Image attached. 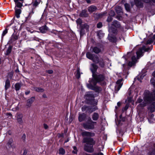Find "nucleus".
I'll use <instances>...</instances> for the list:
<instances>
[{"label": "nucleus", "mask_w": 155, "mask_h": 155, "mask_svg": "<svg viewBox=\"0 0 155 155\" xmlns=\"http://www.w3.org/2000/svg\"><path fill=\"white\" fill-rule=\"evenodd\" d=\"M26 138V135L25 134H23L22 136V139L24 140H25V139Z\"/></svg>", "instance_id": "48"}, {"label": "nucleus", "mask_w": 155, "mask_h": 155, "mask_svg": "<svg viewBox=\"0 0 155 155\" xmlns=\"http://www.w3.org/2000/svg\"><path fill=\"white\" fill-rule=\"evenodd\" d=\"M112 20V18L111 16H108L107 19V21L108 22H110Z\"/></svg>", "instance_id": "39"}, {"label": "nucleus", "mask_w": 155, "mask_h": 155, "mask_svg": "<svg viewBox=\"0 0 155 155\" xmlns=\"http://www.w3.org/2000/svg\"><path fill=\"white\" fill-rule=\"evenodd\" d=\"M154 147H155V145H154Z\"/></svg>", "instance_id": "64"}, {"label": "nucleus", "mask_w": 155, "mask_h": 155, "mask_svg": "<svg viewBox=\"0 0 155 155\" xmlns=\"http://www.w3.org/2000/svg\"><path fill=\"white\" fill-rule=\"evenodd\" d=\"M115 15V12L113 11H111L109 15L111 16H113Z\"/></svg>", "instance_id": "42"}, {"label": "nucleus", "mask_w": 155, "mask_h": 155, "mask_svg": "<svg viewBox=\"0 0 155 155\" xmlns=\"http://www.w3.org/2000/svg\"><path fill=\"white\" fill-rule=\"evenodd\" d=\"M150 1H152L153 2H155V0H150Z\"/></svg>", "instance_id": "57"}, {"label": "nucleus", "mask_w": 155, "mask_h": 155, "mask_svg": "<svg viewBox=\"0 0 155 155\" xmlns=\"http://www.w3.org/2000/svg\"><path fill=\"white\" fill-rule=\"evenodd\" d=\"M135 3L136 6L139 7H142L143 4L140 0H135Z\"/></svg>", "instance_id": "22"}, {"label": "nucleus", "mask_w": 155, "mask_h": 155, "mask_svg": "<svg viewBox=\"0 0 155 155\" xmlns=\"http://www.w3.org/2000/svg\"><path fill=\"white\" fill-rule=\"evenodd\" d=\"M82 110L83 111H88L89 112V109H91L89 108V107H87L86 106H84L82 107Z\"/></svg>", "instance_id": "26"}, {"label": "nucleus", "mask_w": 155, "mask_h": 155, "mask_svg": "<svg viewBox=\"0 0 155 155\" xmlns=\"http://www.w3.org/2000/svg\"><path fill=\"white\" fill-rule=\"evenodd\" d=\"M122 80L121 79H120L118 80L116 82L117 84V87L118 90H119L122 87Z\"/></svg>", "instance_id": "20"}, {"label": "nucleus", "mask_w": 155, "mask_h": 155, "mask_svg": "<svg viewBox=\"0 0 155 155\" xmlns=\"http://www.w3.org/2000/svg\"><path fill=\"white\" fill-rule=\"evenodd\" d=\"M10 86V82L8 79L5 82V90H7L9 88Z\"/></svg>", "instance_id": "27"}, {"label": "nucleus", "mask_w": 155, "mask_h": 155, "mask_svg": "<svg viewBox=\"0 0 155 155\" xmlns=\"http://www.w3.org/2000/svg\"><path fill=\"white\" fill-rule=\"evenodd\" d=\"M10 117H11V116H12V115L10 114Z\"/></svg>", "instance_id": "63"}, {"label": "nucleus", "mask_w": 155, "mask_h": 155, "mask_svg": "<svg viewBox=\"0 0 155 155\" xmlns=\"http://www.w3.org/2000/svg\"><path fill=\"white\" fill-rule=\"evenodd\" d=\"M5 99L6 100H8V97H7V95H5Z\"/></svg>", "instance_id": "55"}, {"label": "nucleus", "mask_w": 155, "mask_h": 155, "mask_svg": "<svg viewBox=\"0 0 155 155\" xmlns=\"http://www.w3.org/2000/svg\"><path fill=\"white\" fill-rule=\"evenodd\" d=\"M149 48H146L144 46H143L142 48H140L136 52V54L138 58L140 57V56L142 54V50H144L145 51H148L149 50Z\"/></svg>", "instance_id": "7"}, {"label": "nucleus", "mask_w": 155, "mask_h": 155, "mask_svg": "<svg viewBox=\"0 0 155 155\" xmlns=\"http://www.w3.org/2000/svg\"><path fill=\"white\" fill-rule=\"evenodd\" d=\"M108 39V40L111 42H116V37L115 36L110 35V34L109 35Z\"/></svg>", "instance_id": "19"}, {"label": "nucleus", "mask_w": 155, "mask_h": 155, "mask_svg": "<svg viewBox=\"0 0 155 155\" xmlns=\"http://www.w3.org/2000/svg\"><path fill=\"white\" fill-rule=\"evenodd\" d=\"M148 109L151 112L155 111V102H153L148 107Z\"/></svg>", "instance_id": "16"}, {"label": "nucleus", "mask_w": 155, "mask_h": 155, "mask_svg": "<svg viewBox=\"0 0 155 155\" xmlns=\"http://www.w3.org/2000/svg\"><path fill=\"white\" fill-rule=\"evenodd\" d=\"M47 29L46 26H44L40 28V30L41 32L42 33H45L47 31Z\"/></svg>", "instance_id": "25"}, {"label": "nucleus", "mask_w": 155, "mask_h": 155, "mask_svg": "<svg viewBox=\"0 0 155 155\" xmlns=\"http://www.w3.org/2000/svg\"><path fill=\"white\" fill-rule=\"evenodd\" d=\"M143 101L142 99L141 98V97H139L138 99H137L136 101V103H141Z\"/></svg>", "instance_id": "37"}, {"label": "nucleus", "mask_w": 155, "mask_h": 155, "mask_svg": "<svg viewBox=\"0 0 155 155\" xmlns=\"http://www.w3.org/2000/svg\"><path fill=\"white\" fill-rule=\"evenodd\" d=\"M153 39H155V34L153 36Z\"/></svg>", "instance_id": "56"}, {"label": "nucleus", "mask_w": 155, "mask_h": 155, "mask_svg": "<svg viewBox=\"0 0 155 155\" xmlns=\"http://www.w3.org/2000/svg\"><path fill=\"white\" fill-rule=\"evenodd\" d=\"M106 13V12H104L102 13L98 14L97 15L99 18H100L104 16Z\"/></svg>", "instance_id": "32"}, {"label": "nucleus", "mask_w": 155, "mask_h": 155, "mask_svg": "<svg viewBox=\"0 0 155 155\" xmlns=\"http://www.w3.org/2000/svg\"><path fill=\"white\" fill-rule=\"evenodd\" d=\"M78 25H80L81 26H82V21L80 18L78 19L76 21Z\"/></svg>", "instance_id": "34"}, {"label": "nucleus", "mask_w": 155, "mask_h": 155, "mask_svg": "<svg viewBox=\"0 0 155 155\" xmlns=\"http://www.w3.org/2000/svg\"><path fill=\"white\" fill-rule=\"evenodd\" d=\"M97 9V8L95 6L92 5L88 8V11L89 12L92 13Z\"/></svg>", "instance_id": "15"}, {"label": "nucleus", "mask_w": 155, "mask_h": 155, "mask_svg": "<svg viewBox=\"0 0 155 155\" xmlns=\"http://www.w3.org/2000/svg\"><path fill=\"white\" fill-rule=\"evenodd\" d=\"M81 27V29L86 28L87 30H88L89 27L88 25L86 24H85L83 25H82V26Z\"/></svg>", "instance_id": "31"}, {"label": "nucleus", "mask_w": 155, "mask_h": 155, "mask_svg": "<svg viewBox=\"0 0 155 155\" xmlns=\"http://www.w3.org/2000/svg\"><path fill=\"white\" fill-rule=\"evenodd\" d=\"M84 155H91V154H85Z\"/></svg>", "instance_id": "58"}, {"label": "nucleus", "mask_w": 155, "mask_h": 155, "mask_svg": "<svg viewBox=\"0 0 155 155\" xmlns=\"http://www.w3.org/2000/svg\"><path fill=\"white\" fill-rule=\"evenodd\" d=\"M92 120L94 121H97L99 117V115L98 113L94 112L91 115Z\"/></svg>", "instance_id": "11"}, {"label": "nucleus", "mask_w": 155, "mask_h": 155, "mask_svg": "<svg viewBox=\"0 0 155 155\" xmlns=\"http://www.w3.org/2000/svg\"><path fill=\"white\" fill-rule=\"evenodd\" d=\"M122 149H120V150H119V151H118V153H119V154H120V153H121V151H122Z\"/></svg>", "instance_id": "53"}, {"label": "nucleus", "mask_w": 155, "mask_h": 155, "mask_svg": "<svg viewBox=\"0 0 155 155\" xmlns=\"http://www.w3.org/2000/svg\"><path fill=\"white\" fill-rule=\"evenodd\" d=\"M21 87L20 84L19 83H16L15 85V89L16 91H18L19 90Z\"/></svg>", "instance_id": "30"}, {"label": "nucleus", "mask_w": 155, "mask_h": 155, "mask_svg": "<svg viewBox=\"0 0 155 155\" xmlns=\"http://www.w3.org/2000/svg\"><path fill=\"white\" fill-rule=\"evenodd\" d=\"M93 155H104L101 152L98 153H96L94 154Z\"/></svg>", "instance_id": "43"}, {"label": "nucleus", "mask_w": 155, "mask_h": 155, "mask_svg": "<svg viewBox=\"0 0 155 155\" xmlns=\"http://www.w3.org/2000/svg\"><path fill=\"white\" fill-rule=\"evenodd\" d=\"M125 8L127 11H130V6L128 4H124Z\"/></svg>", "instance_id": "33"}, {"label": "nucleus", "mask_w": 155, "mask_h": 155, "mask_svg": "<svg viewBox=\"0 0 155 155\" xmlns=\"http://www.w3.org/2000/svg\"><path fill=\"white\" fill-rule=\"evenodd\" d=\"M102 23L101 22L98 23L97 25V28H101L102 26Z\"/></svg>", "instance_id": "40"}, {"label": "nucleus", "mask_w": 155, "mask_h": 155, "mask_svg": "<svg viewBox=\"0 0 155 155\" xmlns=\"http://www.w3.org/2000/svg\"><path fill=\"white\" fill-rule=\"evenodd\" d=\"M34 90L38 92H42L44 91V90L41 88L34 87Z\"/></svg>", "instance_id": "28"}, {"label": "nucleus", "mask_w": 155, "mask_h": 155, "mask_svg": "<svg viewBox=\"0 0 155 155\" xmlns=\"http://www.w3.org/2000/svg\"><path fill=\"white\" fill-rule=\"evenodd\" d=\"M68 140H66V141H65V142H68Z\"/></svg>", "instance_id": "59"}, {"label": "nucleus", "mask_w": 155, "mask_h": 155, "mask_svg": "<svg viewBox=\"0 0 155 155\" xmlns=\"http://www.w3.org/2000/svg\"><path fill=\"white\" fill-rule=\"evenodd\" d=\"M96 124V122L93 121L90 119L88 122L83 123V126L85 129H93L94 128V125Z\"/></svg>", "instance_id": "5"}, {"label": "nucleus", "mask_w": 155, "mask_h": 155, "mask_svg": "<svg viewBox=\"0 0 155 155\" xmlns=\"http://www.w3.org/2000/svg\"><path fill=\"white\" fill-rule=\"evenodd\" d=\"M14 1L15 2L16 6L20 8L22 6V3L21 2H18V0H14Z\"/></svg>", "instance_id": "24"}, {"label": "nucleus", "mask_w": 155, "mask_h": 155, "mask_svg": "<svg viewBox=\"0 0 155 155\" xmlns=\"http://www.w3.org/2000/svg\"><path fill=\"white\" fill-rule=\"evenodd\" d=\"M34 99L35 98L34 97H32L27 101L26 106L28 107H31V104L34 101Z\"/></svg>", "instance_id": "10"}, {"label": "nucleus", "mask_w": 155, "mask_h": 155, "mask_svg": "<svg viewBox=\"0 0 155 155\" xmlns=\"http://www.w3.org/2000/svg\"><path fill=\"white\" fill-rule=\"evenodd\" d=\"M53 71L51 70H49L48 71V72L50 74H51L53 73Z\"/></svg>", "instance_id": "49"}, {"label": "nucleus", "mask_w": 155, "mask_h": 155, "mask_svg": "<svg viewBox=\"0 0 155 155\" xmlns=\"http://www.w3.org/2000/svg\"><path fill=\"white\" fill-rule=\"evenodd\" d=\"M137 79L140 82H141V80L139 78V77H137Z\"/></svg>", "instance_id": "52"}, {"label": "nucleus", "mask_w": 155, "mask_h": 155, "mask_svg": "<svg viewBox=\"0 0 155 155\" xmlns=\"http://www.w3.org/2000/svg\"><path fill=\"white\" fill-rule=\"evenodd\" d=\"M117 105L119 106H120V102H118L117 103Z\"/></svg>", "instance_id": "54"}, {"label": "nucleus", "mask_w": 155, "mask_h": 155, "mask_svg": "<svg viewBox=\"0 0 155 155\" xmlns=\"http://www.w3.org/2000/svg\"><path fill=\"white\" fill-rule=\"evenodd\" d=\"M86 56L89 59L92 60L93 62L98 64L100 67L102 68L104 67L106 61H109V59L106 56H103L99 57L97 55H94L90 52L86 53Z\"/></svg>", "instance_id": "2"}, {"label": "nucleus", "mask_w": 155, "mask_h": 155, "mask_svg": "<svg viewBox=\"0 0 155 155\" xmlns=\"http://www.w3.org/2000/svg\"><path fill=\"white\" fill-rule=\"evenodd\" d=\"M86 1L87 3H91L90 0H86Z\"/></svg>", "instance_id": "50"}, {"label": "nucleus", "mask_w": 155, "mask_h": 155, "mask_svg": "<svg viewBox=\"0 0 155 155\" xmlns=\"http://www.w3.org/2000/svg\"><path fill=\"white\" fill-rule=\"evenodd\" d=\"M29 93H30L29 91H28L27 92H25V94L26 95H28V94Z\"/></svg>", "instance_id": "51"}, {"label": "nucleus", "mask_w": 155, "mask_h": 155, "mask_svg": "<svg viewBox=\"0 0 155 155\" xmlns=\"http://www.w3.org/2000/svg\"><path fill=\"white\" fill-rule=\"evenodd\" d=\"M15 13L16 17L18 18L20 17V15L21 13V10L20 9L15 8Z\"/></svg>", "instance_id": "21"}, {"label": "nucleus", "mask_w": 155, "mask_h": 155, "mask_svg": "<svg viewBox=\"0 0 155 155\" xmlns=\"http://www.w3.org/2000/svg\"><path fill=\"white\" fill-rule=\"evenodd\" d=\"M9 30L8 26L6 27L5 30L3 31L2 34V36H4L8 32V30Z\"/></svg>", "instance_id": "29"}, {"label": "nucleus", "mask_w": 155, "mask_h": 155, "mask_svg": "<svg viewBox=\"0 0 155 155\" xmlns=\"http://www.w3.org/2000/svg\"><path fill=\"white\" fill-rule=\"evenodd\" d=\"M86 10H84L80 14L79 16L80 17H87L88 16V14L87 13Z\"/></svg>", "instance_id": "18"}, {"label": "nucleus", "mask_w": 155, "mask_h": 155, "mask_svg": "<svg viewBox=\"0 0 155 155\" xmlns=\"http://www.w3.org/2000/svg\"><path fill=\"white\" fill-rule=\"evenodd\" d=\"M59 153L61 154H64L65 153V150L63 148H60L59 150Z\"/></svg>", "instance_id": "36"}, {"label": "nucleus", "mask_w": 155, "mask_h": 155, "mask_svg": "<svg viewBox=\"0 0 155 155\" xmlns=\"http://www.w3.org/2000/svg\"><path fill=\"white\" fill-rule=\"evenodd\" d=\"M112 32L114 34H115L117 32V30L116 29H114V30H111Z\"/></svg>", "instance_id": "47"}, {"label": "nucleus", "mask_w": 155, "mask_h": 155, "mask_svg": "<svg viewBox=\"0 0 155 155\" xmlns=\"http://www.w3.org/2000/svg\"><path fill=\"white\" fill-rule=\"evenodd\" d=\"M153 116H154V115H153V114H152V117H153Z\"/></svg>", "instance_id": "60"}, {"label": "nucleus", "mask_w": 155, "mask_h": 155, "mask_svg": "<svg viewBox=\"0 0 155 155\" xmlns=\"http://www.w3.org/2000/svg\"><path fill=\"white\" fill-rule=\"evenodd\" d=\"M1 59H0V64H1Z\"/></svg>", "instance_id": "61"}, {"label": "nucleus", "mask_w": 155, "mask_h": 155, "mask_svg": "<svg viewBox=\"0 0 155 155\" xmlns=\"http://www.w3.org/2000/svg\"><path fill=\"white\" fill-rule=\"evenodd\" d=\"M97 101H94V106L92 107H89V108H91V109H89V112L91 113L98 109L97 107L96 106L97 104Z\"/></svg>", "instance_id": "9"}, {"label": "nucleus", "mask_w": 155, "mask_h": 155, "mask_svg": "<svg viewBox=\"0 0 155 155\" xmlns=\"http://www.w3.org/2000/svg\"><path fill=\"white\" fill-rule=\"evenodd\" d=\"M23 115L21 114L18 113L16 116V120L18 123L21 124L23 123Z\"/></svg>", "instance_id": "8"}, {"label": "nucleus", "mask_w": 155, "mask_h": 155, "mask_svg": "<svg viewBox=\"0 0 155 155\" xmlns=\"http://www.w3.org/2000/svg\"><path fill=\"white\" fill-rule=\"evenodd\" d=\"M94 80H92L91 83L87 85L88 87L91 89H94V87L91 85L92 83L94 86H95L97 82H100L103 81L104 79V77L102 75H99L94 76Z\"/></svg>", "instance_id": "4"}, {"label": "nucleus", "mask_w": 155, "mask_h": 155, "mask_svg": "<svg viewBox=\"0 0 155 155\" xmlns=\"http://www.w3.org/2000/svg\"><path fill=\"white\" fill-rule=\"evenodd\" d=\"M92 50L96 54H98L101 52V49L97 47H94Z\"/></svg>", "instance_id": "17"}, {"label": "nucleus", "mask_w": 155, "mask_h": 155, "mask_svg": "<svg viewBox=\"0 0 155 155\" xmlns=\"http://www.w3.org/2000/svg\"><path fill=\"white\" fill-rule=\"evenodd\" d=\"M143 95L144 101L137 106L138 109L142 108L152 101H155V90L151 93L148 90H146L144 93Z\"/></svg>", "instance_id": "3"}, {"label": "nucleus", "mask_w": 155, "mask_h": 155, "mask_svg": "<svg viewBox=\"0 0 155 155\" xmlns=\"http://www.w3.org/2000/svg\"><path fill=\"white\" fill-rule=\"evenodd\" d=\"M5 49L6 50V52H5V57L8 59L9 60L10 55V44H8V42L5 45Z\"/></svg>", "instance_id": "6"}, {"label": "nucleus", "mask_w": 155, "mask_h": 155, "mask_svg": "<svg viewBox=\"0 0 155 155\" xmlns=\"http://www.w3.org/2000/svg\"><path fill=\"white\" fill-rule=\"evenodd\" d=\"M92 100H93V99H94V97H92Z\"/></svg>", "instance_id": "62"}, {"label": "nucleus", "mask_w": 155, "mask_h": 155, "mask_svg": "<svg viewBox=\"0 0 155 155\" xmlns=\"http://www.w3.org/2000/svg\"><path fill=\"white\" fill-rule=\"evenodd\" d=\"M150 155H155V150L151 152Z\"/></svg>", "instance_id": "45"}, {"label": "nucleus", "mask_w": 155, "mask_h": 155, "mask_svg": "<svg viewBox=\"0 0 155 155\" xmlns=\"http://www.w3.org/2000/svg\"><path fill=\"white\" fill-rule=\"evenodd\" d=\"M153 41L151 39H149L147 41V44H150L153 42Z\"/></svg>", "instance_id": "41"}, {"label": "nucleus", "mask_w": 155, "mask_h": 155, "mask_svg": "<svg viewBox=\"0 0 155 155\" xmlns=\"http://www.w3.org/2000/svg\"><path fill=\"white\" fill-rule=\"evenodd\" d=\"M112 25L116 28H119L120 26V25L119 22L117 21H113Z\"/></svg>", "instance_id": "23"}, {"label": "nucleus", "mask_w": 155, "mask_h": 155, "mask_svg": "<svg viewBox=\"0 0 155 155\" xmlns=\"http://www.w3.org/2000/svg\"><path fill=\"white\" fill-rule=\"evenodd\" d=\"M44 128L46 129H48V126L45 124H44Z\"/></svg>", "instance_id": "46"}, {"label": "nucleus", "mask_w": 155, "mask_h": 155, "mask_svg": "<svg viewBox=\"0 0 155 155\" xmlns=\"http://www.w3.org/2000/svg\"><path fill=\"white\" fill-rule=\"evenodd\" d=\"M38 2H35L33 4V5L34 6H36L38 5Z\"/></svg>", "instance_id": "44"}, {"label": "nucleus", "mask_w": 155, "mask_h": 155, "mask_svg": "<svg viewBox=\"0 0 155 155\" xmlns=\"http://www.w3.org/2000/svg\"><path fill=\"white\" fill-rule=\"evenodd\" d=\"M91 70L93 74L95 73L98 68V66L95 64H91Z\"/></svg>", "instance_id": "12"}, {"label": "nucleus", "mask_w": 155, "mask_h": 155, "mask_svg": "<svg viewBox=\"0 0 155 155\" xmlns=\"http://www.w3.org/2000/svg\"><path fill=\"white\" fill-rule=\"evenodd\" d=\"M73 149L74 150L72 151V153H76L77 151L76 147L75 146H74L73 147Z\"/></svg>", "instance_id": "38"}, {"label": "nucleus", "mask_w": 155, "mask_h": 155, "mask_svg": "<svg viewBox=\"0 0 155 155\" xmlns=\"http://www.w3.org/2000/svg\"><path fill=\"white\" fill-rule=\"evenodd\" d=\"M86 117V114H85L84 113L79 114L78 117V120L80 122L82 121L85 119Z\"/></svg>", "instance_id": "14"}, {"label": "nucleus", "mask_w": 155, "mask_h": 155, "mask_svg": "<svg viewBox=\"0 0 155 155\" xmlns=\"http://www.w3.org/2000/svg\"><path fill=\"white\" fill-rule=\"evenodd\" d=\"M132 61H129L128 63V65L131 66L134 65L136 61V58L135 56H133L131 58Z\"/></svg>", "instance_id": "13"}, {"label": "nucleus", "mask_w": 155, "mask_h": 155, "mask_svg": "<svg viewBox=\"0 0 155 155\" xmlns=\"http://www.w3.org/2000/svg\"><path fill=\"white\" fill-rule=\"evenodd\" d=\"M76 76L78 79L80 77V74L79 69H78L77 70V73L76 75Z\"/></svg>", "instance_id": "35"}, {"label": "nucleus", "mask_w": 155, "mask_h": 155, "mask_svg": "<svg viewBox=\"0 0 155 155\" xmlns=\"http://www.w3.org/2000/svg\"><path fill=\"white\" fill-rule=\"evenodd\" d=\"M81 135L83 137H88L84 138L83 140V142L86 144L84 146V150L89 153H92L94 151L93 145L95 143V141L91 137L94 136L95 134L94 133L84 131L82 132Z\"/></svg>", "instance_id": "1"}]
</instances>
